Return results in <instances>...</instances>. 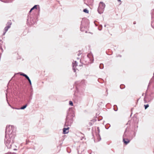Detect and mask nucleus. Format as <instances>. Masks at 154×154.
Here are the masks:
<instances>
[{
	"label": "nucleus",
	"instance_id": "412c9836",
	"mask_svg": "<svg viewBox=\"0 0 154 154\" xmlns=\"http://www.w3.org/2000/svg\"><path fill=\"white\" fill-rule=\"evenodd\" d=\"M1 1L3 2H5V3H8L9 2V1L8 0H3V1H2V0H0Z\"/></svg>",
	"mask_w": 154,
	"mask_h": 154
},
{
	"label": "nucleus",
	"instance_id": "9d476101",
	"mask_svg": "<svg viewBox=\"0 0 154 154\" xmlns=\"http://www.w3.org/2000/svg\"><path fill=\"white\" fill-rule=\"evenodd\" d=\"M8 25L7 26H6L5 27L4 29V32H3V35H4L6 32L8 31V29L10 28V24L8 23Z\"/></svg>",
	"mask_w": 154,
	"mask_h": 154
},
{
	"label": "nucleus",
	"instance_id": "1a4fd4ad",
	"mask_svg": "<svg viewBox=\"0 0 154 154\" xmlns=\"http://www.w3.org/2000/svg\"><path fill=\"white\" fill-rule=\"evenodd\" d=\"M87 56L90 59L91 63H92L93 62L94 59L92 54L91 53L89 54H88Z\"/></svg>",
	"mask_w": 154,
	"mask_h": 154
},
{
	"label": "nucleus",
	"instance_id": "c756f323",
	"mask_svg": "<svg viewBox=\"0 0 154 154\" xmlns=\"http://www.w3.org/2000/svg\"><path fill=\"white\" fill-rule=\"evenodd\" d=\"M20 73V75H23V76H24V75H26L25 74L22 72Z\"/></svg>",
	"mask_w": 154,
	"mask_h": 154
},
{
	"label": "nucleus",
	"instance_id": "9b49d317",
	"mask_svg": "<svg viewBox=\"0 0 154 154\" xmlns=\"http://www.w3.org/2000/svg\"><path fill=\"white\" fill-rule=\"evenodd\" d=\"M69 127H67V128H64L63 129V133L64 134H66L68 133L69 132Z\"/></svg>",
	"mask_w": 154,
	"mask_h": 154
},
{
	"label": "nucleus",
	"instance_id": "39448f33",
	"mask_svg": "<svg viewBox=\"0 0 154 154\" xmlns=\"http://www.w3.org/2000/svg\"><path fill=\"white\" fill-rule=\"evenodd\" d=\"M87 26H84V23L83 22L82 23L80 28L81 30L82 31H85V32H86V31L85 29H87Z\"/></svg>",
	"mask_w": 154,
	"mask_h": 154
},
{
	"label": "nucleus",
	"instance_id": "f8f14e48",
	"mask_svg": "<svg viewBox=\"0 0 154 154\" xmlns=\"http://www.w3.org/2000/svg\"><path fill=\"white\" fill-rule=\"evenodd\" d=\"M123 139V142H124V143L126 145L128 144L130 142V140L126 138H124V139Z\"/></svg>",
	"mask_w": 154,
	"mask_h": 154
},
{
	"label": "nucleus",
	"instance_id": "c85d7f7f",
	"mask_svg": "<svg viewBox=\"0 0 154 154\" xmlns=\"http://www.w3.org/2000/svg\"><path fill=\"white\" fill-rule=\"evenodd\" d=\"M24 77H25L26 78V79H27V80H29V78L28 77V76L26 74L25 75H24Z\"/></svg>",
	"mask_w": 154,
	"mask_h": 154
},
{
	"label": "nucleus",
	"instance_id": "f704fd0d",
	"mask_svg": "<svg viewBox=\"0 0 154 154\" xmlns=\"http://www.w3.org/2000/svg\"><path fill=\"white\" fill-rule=\"evenodd\" d=\"M118 1L119 2H120V1H121L120 0H118Z\"/></svg>",
	"mask_w": 154,
	"mask_h": 154
},
{
	"label": "nucleus",
	"instance_id": "a211bd4d",
	"mask_svg": "<svg viewBox=\"0 0 154 154\" xmlns=\"http://www.w3.org/2000/svg\"><path fill=\"white\" fill-rule=\"evenodd\" d=\"M103 64L102 63H101L100 64V66H99V67H100V68L101 69H103Z\"/></svg>",
	"mask_w": 154,
	"mask_h": 154
},
{
	"label": "nucleus",
	"instance_id": "4be33fe9",
	"mask_svg": "<svg viewBox=\"0 0 154 154\" xmlns=\"http://www.w3.org/2000/svg\"><path fill=\"white\" fill-rule=\"evenodd\" d=\"M69 104L71 106H72L73 105V103L72 101H70L69 102Z\"/></svg>",
	"mask_w": 154,
	"mask_h": 154
},
{
	"label": "nucleus",
	"instance_id": "393cba45",
	"mask_svg": "<svg viewBox=\"0 0 154 154\" xmlns=\"http://www.w3.org/2000/svg\"><path fill=\"white\" fill-rule=\"evenodd\" d=\"M125 85H120V88L121 89H123L125 88Z\"/></svg>",
	"mask_w": 154,
	"mask_h": 154
},
{
	"label": "nucleus",
	"instance_id": "f257e3e1",
	"mask_svg": "<svg viewBox=\"0 0 154 154\" xmlns=\"http://www.w3.org/2000/svg\"><path fill=\"white\" fill-rule=\"evenodd\" d=\"M75 116L74 112L72 108H70L66 118L65 125L66 126H70L73 122V118Z\"/></svg>",
	"mask_w": 154,
	"mask_h": 154
},
{
	"label": "nucleus",
	"instance_id": "7ed1b4c3",
	"mask_svg": "<svg viewBox=\"0 0 154 154\" xmlns=\"http://www.w3.org/2000/svg\"><path fill=\"white\" fill-rule=\"evenodd\" d=\"M105 7V5L104 3L102 2L100 3L97 10L99 14H101L103 13Z\"/></svg>",
	"mask_w": 154,
	"mask_h": 154
},
{
	"label": "nucleus",
	"instance_id": "ddd939ff",
	"mask_svg": "<svg viewBox=\"0 0 154 154\" xmlns=\"http://www.w3.org/2000/svg\"><path fill=\"white\" fill-rule=\"evenodd\" d=\"M39 5H34L30 10L29 12H30L32 10L35 9H36L38 7H39Z\"/></svg>",
	"mask_w": 154,
	"mask_h": 154
},
{
	"label": "nucleus",
	"instance_id": "5701e85b",
	"mask_svg": "<svg viewBox=\"0 0 154 154\" xmlns=\"http://www.w3.org/2000/svg\"><path fill=\"white\" fill-rule=\"evenodd\" d=\"M6 97L7 102H8V103L9 106H10V103H9V102H8V98H7V93H6Z\"/></svg>",
	"mask_w": 154,
	"mask_h": 154
},
{
	"label": "nucleus",
	"instance_id": "e433bc0d",
	"mask_svg": "<svg viewBox=\"0 0 154 154\" xmlns=\"http://www.w3.org/2000/svg\"><path fill=\"white\" fill-rule=\"evenodd\" d=\"M150 82H149V84H150Z\"/></svg>",
	"mask_w": 154,
	"mask_h": 154
},
{
	"label": "nucleus",
	"instance_id": "aec40b11",
	"mask_svg": "<svg viewBox=\"0 0 154 154\" xmlns=\"http://www.w3.org/2000/svg\"><path fill=\"white\" fill-rule=\"evenodd\" d=\"M83 11L84 12L87 13H88V10L87 9H84L83 10Z\"/></svg>",
	"mask_w": 154,
	"mask_h": 154
},
{
	"label": "nucleus",
	"instance_id": "4468645a",
	"mask_svg": "<svg viewBox=\"0 0 154 154\" xmlns=\"http://www.w3.org/2000/svg\"><path fill=\"white\" fill-rule=\"evenodd\" d=\"M147 98L146 97H145L144 98V100L145 103H147V101H148V102H150L151 100H149V99H147Z\"/></svg>",
	"mask_w": 154,
	"mask_h": 154
},
{
	"label": "nucleus",
	"instance_id": "423d86ee",
	"mask_svg": "<svg viewBox=\"0 0 154 154\" xmlns=\"http://www.w3.org/2000/svg\"><path fill=\"white\" fill-rule=\"evenodd\" d=\"M151 17L152 20L151 26L152 27L154 28V9L152 11Z\"/></svg>",
	"mask_w": 154,
	"mask_h": 154
},
{
	"label": "nucleus",
	"instance_id": "58836bf2",
	"mask_svg": "<svg viewBox=\"0 0 154 154\" xmlns=\"http://www.w3.org/2000/svg\"><path fill=\"white\" fill-rule=\"evenodd\" d=\"M153 75H154V73Z\"/></svg>",
	"mask_w": 154,
	"mask_h": 154
},
{
	"label": "nucleus",
	"instance_id": "473e14b6",
	"mask_svg": "<svg viewBox=\"0 0 154 154\" xmlns=\"http://www.w3.org/2000/svg\"><path fill=\"white\" fill-rule=\"evenodd\" d=\"M136 24V22H134V24Z\"/></svg>",
	"mask_w": 154,
	"mask_h": 154
},
{
	"label": "nucleus",
	"instance_id": "4c0bfd02",
	"mask_svg": "<svg viewBox=\"0 0 154 154\" xmlns=\"http://www.w3.org/2000/svg\"><path fill=\"white\" fill-rule=\"evenodd\" d=\"M8 91V89L7 90V92Z\"/></svg>",
	"mask_w": 154,
	"mask_h": 154
},
{
	"label": "nucleus",
	"instance_id": "6ab92c4d",
	"mask_svg": "<svg viewBox=\"0 0 154 154\" xmlns=\"http://www.w3.org/2000/svg\"><path fill=\"white\" fill-rule=\"evenodd\" d=\"M102 25H100L98 27V29L99 30H101L102 29Z\"/></svg>",
	"mask_w": 154,
	"mask_h": 154
},
{
	"label": "nucleus",
	"instance_id": "cd10ccee",
	"mask_svg": "<svg viewBox=\"0 0 154 154\" xmlns=\"http://www.w3.org/2000/svg\"><path fill=\"white\" fill-rule=\"evenodd\" d=\"M24 77H25L26 78V79H27V80H29V78L28 77V76L26 74L25 75H24Z\"/></svg>",
	"mask_w": 154,
	"mask_h": 154
},
{
	"label": "nucleus",
	"instance_id": "2f4dec72",
	"mask_svg": "<svg viewBox=\"0 0 154 154\" xmlns=\"http://www.w3.org/2000/svg\"><path fill=\"white\" fill-rule=\"evenodd\" d=\"M85 82V80H82V81H81V83H84Z\"/></svg>",
	"mask_w": 154,
	"mask_h": 154
},
{
	"label": "nucleus",
	"instance_id": "7c9ffc66",
	"mask_svg": "<svg viewBox=\"0 0 154 154\" xmlns=\"http://www.w3.org/2000/svg\"><path fill=\"white\" fill-rule=\"evenodd\" d=\"M28 80V81H29V83L30 85H31V84H32L31 82V80H30V79H29V80Z\"/></svg>",
	"mask_w": 154,
	"mask_h": 154
},
{
	"label": "nucleus",
	"instance_id": "c9c22d12",
	"mask_svg": "<svg viewBox=\"0 0 154 154\" xmlns=\"http://www.w3.org/2000/svg\"><path fill=\"white\" fill-rule=\"evenodd\" d=\"M2 40H0V42H2Z\"/></svg>",
	"mask_w": 154,
	"mask_h": 154
},
{
	"label": "nucleus",
	"instance_id": "6e6552de",
	"mask_svg": "<svg viewBox=\"0 0 154 154\" xmlns=\"http://www.w3.org/2000/svg\"><path fill=\"white\" fill-rule=\"evenodd\" d=\"M77 65V62L76 61H73L72 63V66L74 72H75L76 71V69L75 68Z\"/></svg>",
	"mask_w": 154,
	"mask_h": 154
},
{
	"label": "nucleus",
	"instance_id": "20e7f679",
	"mask_svg": "<svg viewBox=\"0 0 154 154\" xmlns=\"http://www.w3.org/2000/svg\"><path fill=\"white\" fill-rule=\"evenodd\" d=\"M11 132L10 134L12 135L13 137L14 138L16 135V128L14 126L11 125Z\"/></svg>",
	"mask_w": 154,
	"mask_h": 154
},
{
	"label": "nucleus",
	"instance_id": "f03ea898",
	"mask_svg": "<svg viewBox=\"0 0 154 154\" xmlns=\"http://www.w3.org/2000/svg\"><path fill=\"white\" fill-rule=\"evenodd\" d=\"M5 143L8 148L10 147V125L7 126L5 129Z\"/></svg>",
	"mask_w": 154,
	"mask_h": 154
},
{
	"label": "nucleus",
	"instance_id": "2eb2a0df",
	"mask_svg": "<svg viewBox=\"0 0 154 154\" xmlns=\"http://www.w3.org/2000/svg\"><path fill=\"white\" fill-rule=\"evenodd\" d=\"M127 134H126V131H125V132L124 134L123 135V139H124V138H126L127 137Z\"/></svg>",
	"mask_w": 154,
	"mask_h": 154
},
{
	"label": "nucleus",
	"instance_id": "72a5a7b5",
	"mask_svg": "<svg viewBox=\"0 0 154 154\" xmlns=\"http://www.w3.org/2000/svg\"><path fill=\"white\" fill-rule=\"evenodd\" d=\"M10 83V81H9L8 82V84H9V83Z\"/></svg>",
	"mask_w": 154,
	"mask_h": 154
},
{
	"label": "nucleus",
	"instance_id": "0eeeda50",
	"mask_svg": "<svg viewBox=\"0 0 154 154\" xmlns=\"http://www.w3.org/2000/svg\"><path fill=\"white\" fill-rule=\"evenodd\" d=\"M100 132V129L98 127L97 128V131L96 132V136L97 137V139L98 141H100L101 140L100 134H99Z\"/></svg>",
	"mask_w": 154,
	"mask_h": 154
},
{
	"label": "nucleus",
	"instance_id": "f3484780",
	"mask_svg": "<svg viewBox=\"0 0 154 154\" xmlns=\"http://www.w3.org/2000/svg\"><path fill=\"white\" fill-rule=\"evenodd\" d=\"M114 109L115 111H117L118 110L117 107L116 105H115L114 106Z\"/></svg>",
	"mask_w": 154,
	"mask_h": 154
},
{
	"label": "nucleus",
	"instance_id": "dca6fc26",
	"mask_svg": "<svg viewBox=\"0 0 154 154\" xmlns=\"http://www.w3.org/2000/svg\"><path fill=\"white\" fill-rule=\"evenodd\" d=\"M27 104H26L24 106H23L21 107L20 109H25V108H26V107H27Z\"/></svg>",
	"mask_w": 154,
	"mask_h": 154
},
{
	"label": "nucleus",
	"instance_id": "b1692460",
	"mask_svg": "<svg viewBox=\"0 0 154 154\" xmlns=\"http://www.w3.org/2000/svg\"><path fill=\"white\" fill-rule=\"evenodd\" d=\"M144 106L145 107V109H146L149 106V105L148 104L144 105Z\"/></svg>",
	"mask_w": 154,
	"mask_h": 154
},
{
	"label": "nucleus",
	"instance_id": "bb28decb",
	"mask_svg": "<svg viewBox=\"0 0 154 154\" xmlns=\"http://www.w3.org/2000/svg\"><path fill=\"white\" fill-rule=\"evenodd\" d=\"M94 23L96 26H97L99 24V23L97 21H95Z\"/></svg>",
	"mask_w": 154,
	"mask_h": 154
},
{
	"label": "nucleus",
	"instance_id": "a878e982",
	"mask_svg": "<svg viewBox=\"0 0 154 154\" xmlns=\"http://www.w3.org/2000/svg\"><path fill=\"white\" fill-rule=\"evenodd\" d=\"M93 0H84L85 1H87L88 2L91 3L92 2Z\"/></svg>",
	"mask_w": 154,
	"mask_h": 154
}]
</instances>
